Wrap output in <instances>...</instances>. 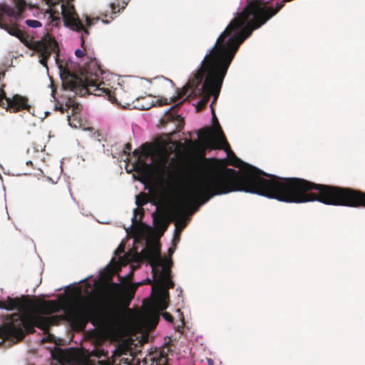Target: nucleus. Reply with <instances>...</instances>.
<instances>
[{
	"label": "nucleus",
	"instance_id": "nucleus-1",
	"mask_svg": "<svg viewBox=\"0 0 365 365\" xmlns=\"http://www.w3.org/2000/svg\"><path fill=\"white\" fill-rule=\"evenodd\" d=\"M252 180V175H186L180 182L170 207L172 217L175 221L172 246L168 250V256L161 255V318L170 327L177 329L173 317L165 312L170 302L168 289L174 287L170 275L171 255L187 225V215L195 213L199 207L215 195L238 191L259 195V190Z\"/></svg>",
	"mask_w": 365,
	"mask_h": 365
},
{
	"label": "nucleus",
	"instance_id": "nucleus-2",
	"mask_svg": "<svg viewBox=\"0 0 365 365\" xmlns=\"http://www.w3.org/2000/svg\"><path fill=\"white\" fill-rule=\"evenodd\" d=\"M133 155L135 158L133 168L138 175V180L148 190V193L140 192L135 196L138 207L133 210V225L141 223L143 205L150 202L155 206L152 215L155 228L150 227L145 253L152 265L155 279L152 298L145 299L143 306L145 317L152 318L156 327L160 319V135H156L153 141L144 143L134 150Z\"/></svg>",
	"mask_w": 365,
	"mask_h": 365
},
{
	"label": "nucleus",
	"instance_id": "nucleus-3",
	"mask_svg": "<svg viewBox=\"0 0 365 365\" xmlns=\"http://www.w3.org/2000/svg\"><path fill=\"white\" fill-rule=\"evenodd\" d=\"M274 199L287 203L318 201L324 205L365 207V193L349 188L314 184L297 178L274 175Z\"/></svg>",
	"mask_w": 365,
	"mask_h": 365
},
{
	"label": "nucleus",
	"instance_id": "nucleus-4",
	"mask_svg": "<svg viewBox=\"0 0 365 365\" xmlns=\"http://www.w3.org/2000/svg\"><path fill=\"white\" fill-rule=\"evenodd\" d=\"M34 307V302L26 295L0 300L1 309L19 311L7 315L0 326V346L6 340L13 343L20 341L27 333L34 332V327L46 331L50 326L58 324L61 319L59 316L43 317L33 312Z\"/></svg>",
	"mask_w": 365,
	"mask_h": 365
},
{
	"label": "nucleus",
	"instance_id": "nucleus-5",
	"mask_svg": "<svg viewBox=\"0 0 365 365\" xmlns=\"http://www.w3.org/2000/svg\"><path fill=\"white\" fill-rule=\"evenodd\" d=\"M62 86L65 90L73 91L76 95L83 96L87 93L98 96H106L112 103L122 105L123 102L118 96L120 89L112 90L103 81L105 72L96 58H90L81 70L80 76L70 71L68 64L59 65Z\"/></svg>",
	"mask_w": 365,
	"mask_h": 365
},
{
	"label": "nucleus",
	"instance_id": "nucleus-6",
	"mask_svg": "<svg viewBox=\"0 0 365 365\" xmlns=\"http://www.w3.org/2000/svg\"><path fill=\"white\" fill-rule=\"evenodd\" d=\"M102 307L98 303L86 300L68 315L72 327L78 330L85 329L88 322L94 323L101 319Z\"/></svg>",
	"mask_w": 365,
	"mask_h": 365
},
{
	"label": "nucleus",
	"instance_id": "nucleus-7",
	"mask_svg": "<svg viewBox=\"0 0 365 365\" xmlns=\"http://www.w3.org/2000/svg\"><path fill=\"white\" fill-rule=\"evenodd\" d=\"M19 11L6 3H0V28L6 30L9 34L18 38L21 41H27V35L17 26L16 20L19 18L25 6L24 0H16Z\"/></svg>",
	"mask_w": 365,
	"mask_h": 365
},
{
	"label": "nucleus",
	"instance_id": "nucleus-8",
	"mask_svg": "<svg viewBox=\"0 0 365 365\" xmlns=\"http://www.w3.org/2000/svg\"><path fill=\"white\" fill-rule=\"evenodd\" d=\"M70 0H67L66 4H62L60 5L61 14L63 16L65 25L73 31H83L81 35V46L84 47L85 45V35H89V31L87 28H85L84 25L81 22L78 14L76 11L74 6L69 2Z\"/></svg>",
	"mask_w": 365,
	"mask_h": 365
},
{
	"label": "nucleus",
	"instance_id": "nucleus-9",
	"mask_svg": "<svg viewBox=\"0 0 365 365\" xmlns=\"http://www.w3.org/2000/svg\"><path fill=\"white\" fill-rule=\"evenodd\" d=\"M34 49L40 54V63L44 67H47V61L52 53H56V60L58 61V48L56 39L51 35L45 36L41 41L35 43Z\"/></svg>",
	"mask_w": 365,
	"mask_h": 365
},
{
	"label": "nucleus",
	"instance_id": "nucleus-10",
	"mask_svg": "<svg viewBox=\"0 0 365 365\" xmlns=\"http://www.w3.org/2000/svg\"><path fill=\"white\" fill-rule=\"evenodd\" d=\"M161 235H163V231L166 228V226L164 225L163 219L164 216L165 215L166 212V205L164 199V193H163V167L165 164V148L163 143V140H161Z\"/></svg>",
	"mask_w": 365,
	"mask_h": 365
},
{
	"label": "nucleus",
	"instance_id": "nucleus-11",
	"mask_svg": "<svg viewBox=\"0 0 365 365\" xmlns=\"http://www.w3.org/2000/svg\"><path fill=\"white\" fill-rule=\"evenodd\" d=\"M39 309L43 314H51L61 309V304L56 300L43 301L40 304Z\"/></svg>",
	"mask_w": 365,
	"mask_h": 365
},
{
	"label": "nucleus",
	"instance_id": "nucleus-12",
	"mask_svg": "<svg viewBox=\"0 0 365 365\" xmlns=\"http://www.w3.org/2000/svg\"><path fill=\"white\" fill-rule=\"evenodd\" d=\"M175 359L170 346H161V365H175Z\"/></svg>",
	"mask_w": 365,
	"mask_h": 365
},
{
	"label": "nucleus",
	"instance_id": "nucleus-13",
	"mask_svg": "<svg viewBox=\"0 0 365 365\" xmlns=\"http://www.w3.org/2000/svg\"><path fill=\"white\" fill-rule=\"evenodd\" d=\"M173 108V106H170L169 108H168L163 111L165 113V115L161 118V125L164 122H168V121L170 120V121H173V123L178 127H180L181 125V124L182 123V118Z\"/></svg>",
	"mask_w": 365,
	"mask_h": 365
},
{
	"label": "nucleus",
	"instance_id": "nucleus-14",
	"mask_svg": "<svg viewBox=\"0 0 365 365\" xmlns=\"http://www.w3.org/2000/svg\"><path fill=\"white\" fill-rule=\"evenodd\" d=\"M66 107H67L68 109H71L73 115L79 113L81 110V106L71 98H69L67 100L66 103Z\"/></svg>",
	"mask_w": 365,
	"mask_h": 365
},
{
	"label": "nucleus",
	"instance_id": "nucleus-15",
	"mask_svg": "<svg viewBox=\"0 0 365 365\" xmlns=\"http://www.w3.org/2000/svg\"><path fill=\"white\" fill-rule=\"evenodd\" d=\"M46 4L49 6L50 11L52 14H59L60 12L57 9V6L60 3L65 4L64 0H44Z\"/></svg>",
	"mask_w": 365,
	"mask_h": 365
},
{
	"label": "nucleus",
	"instance_id": "nucleus-16",
	"mask_svg": "<svg viewBox=\"0 0 365 365\" xmlns=\"http://www.w3.org/2000/svg\"><path fill=\"white\" fill-rule=\"evenodd\" d=\"M25 23L28 26L31 28H38L42 26L41 23L37 20L28 19Z\"/></svg>",
	"mask_w": 365,
	"mask_h": 365
},
{
	"label": "nucleus",
	"instance_id": "nucleus-17",
	"mask_svg": "<svg viewBox=\"0 0 365 365\" xmlns=\"http://www.w3.org/2000/svg\"><path fill=\"white\" fill-rule=\"evenodd\" d=\"M55 109L56 110H60L62 113H63L65 111H67L68 110V108L67 107L64 108L62 105L58 106L57 104L55 106Z\"/></svg>",
	"mask_w": 365,
	"mask_h": 365
},
{
	"label": "nucleus",
	"instance_id": "nucleus-18",
	"mask_svg": "<svg viewBox=\"0 0 365 365\" xmlns=\"http://www.w3.org/2000/svg\"><path fill=\"white\" fill-rule=\"evenodd\" d=\"M131 148H132V146H131V144H130V143H126V144L125 145V148H124V150H123L124 153H125V154H128V155H129V153H130V150H131Z\"/></svg>",
	"mask_w": 365,
	"mask_h": 365
},
{
	"label": "nucleus",
	"instance_id": "nucleus-19",
	"mask_svg": "<svg viewBox=\"0 0 365 365\" xmlns=\"http://www.w3.org/2000/svg\"><path fill=\"white\" fill-rule=\"evenodd\" d=\"M86 26L91 27L93 24V19H91L89 16H86Z\"/></svg>",
	"mask_w": 365,
	"mask_h": 365
},
{
	"label": "nucleus",
	"instance_id": "nucleus-20",
	"mask_svg": "<svg viewBox=\"0 0 365 365\" xmlns=\"http://www.w3.org/2000/svg\"><path fill=\"white\" fill-rule=\"evenodd\" d=\"M75 54L78 58H81L85 56V53L83 50L77 49L75 51Z\"/></svg>",
	"mask_w": 365,
	"mask_h": 365
},
{
	"label": "nucleus",
	"instance_id": "nucleus-21",
	"mask_svg": "<svg viewBox=\"0 0 365 365\" xmlns=\"http://www.w3.org/2000/svg\"><path fill=\"white\" fill-rule=\"evenodd\" d=\"M67 117H68V121L70 126L73 127V128H77V125L71 120V115H68Z\"/></svg>",
	"mask_w": 365,
	"mask_h": 365
},
{
	"label": "nucleus",
	"instance_id": "nucleus-22",
	"mask_svg": "<svg viewBox=\"0 0 365 365\" xmlns=\"http://www.w3.org/2000/svg\"><path fill=\"white\" fill-rule=\"evenodd\" d=\"M151 365H160V358L155 357L153 359V362L151 363Z\"/></svg>",
	"mask_w": 365,
	"mask_h": 365
},
{
	"label": "nucleus",
	"instance_id": "nucleus-23",
	"mask_svg": "<svg viewBox=\"0 0 365 365\" xmlns=\"http://www.w3.org/2000/svg\"><path fill=\"white\" fill-rule=\"evenodd\" d=\"M176 312L179 315V318H180V320L181 322V323H182V312H180V309H176Z\"/></svg>",
	"mask_w": 365,
	"mask_h": 365
},
{
	"label": "nucleus",
	"instance_id": "nucleus-24",
	"mask_svg": "<svg viewBox=\"0 0 365 365\" xmlns=\"http://www.w3.org/2000/svg\"><path fill=\"white\" fill-rule=\"evenodd\" d=\"M162 80H163L164 82L167 83H170V84H172V81H170V80H169L168 78H165V77L161 76V81H162Z\"/></svg>",
	"mask_w": 365,
	"mask_h": 365
},
{
	"label": "nucleus",
	"instance_id": "nucleus-25",
	"mask_svg": "<svg viewBox=\"0 0 365 365\" xmlns=\"http://www.w3.org/2000/svg\"><path fill=\"white\" fill-rule=\"evenodd\" d=\"M123 252V247L122 246H120L118 247V249L115 250V254H118L120 252Z\"/></svg>",
	"mask_w": 365,
	"mask_h": 365
},
{
	"label": "nucleus",
	"instance_id": "nucleus-26",
	"mask_svg": "<svg viewBox=\"0 0 365 365\" xmlns=\"http://www.w3.org/2000/svg\"><path fill=\"white\" fill-rule=\"evenodd\" d=\"M177 290H178V297H180V295H181V294H182V289H181L180 287H179V288H178V289H177Z\"/></svg>",
	"mask_w": 365,
	"mask_h": 365
},
{
	"label": "nucleus",
	"instance_id": "nucleus-27",
	"mask_svg": "<svg viewBox=\"0 0 365 365\" xmlns=\"http://www.w3.org/2000/svg\"><path fill=\"white\" fill-rule=\"evenodd\" d=\"M207 362H208L209 365H212V359H207Z\"/></svg>",
	"mask_w": 365,
	"mask_h": 365
},
{
	"label": "nucleus",
	"instance_id": "nucleus-28",
	"mask_svg": "<svg viewBox=\"0 0 365 365\" xmlns=\"http://www.w3.org/2000/svg\"><path fill=\"white\" fill-rule=\"evenodd\" d=\"M156 103H157L158 105H160V99H158V100H157V101H156Z\"/></svg>",
	"mask_w": 365,
	"mask_h": 365
},
{
	"label": "nucleus",
	"instance_id": "nucleus-29",
	"mask_svg": "<svg viewBox=\"0 0 365 365\" xmlns=\"http://www.w3.org/2000/svg\"><path fill=\"white\" fill-rule=\"evenodd\" d=\"M150 107V106H149V107H143V109H149Z\"/></svg>",
	"mask_w": 365,
	"mask_h": 365
}]
</instances>
